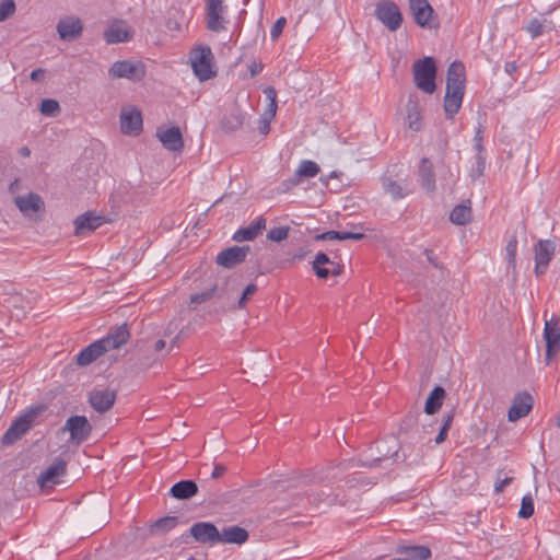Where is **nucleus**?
I'll return each instance as SVG.
<instances>
[{"instance_id":"6ab92c4d","label":"nucleus","mask_w":560,"mask_h":560,"mask_svg":"<svg viewBox=\"0 0 560 560\" xmlns=\"http://www.w3.org/2000/svg\"><path fill=\"white\" fill-rule=\"evenodd\" d=\"M83 31V24L78 18H65L57 24V32L62 40H73Z\"/></svg>"},{"instance_id":"a18cd8bd","label":"nucleus","mask_w":560,"mask_h":560,"mask_svg":"<svg viewBox=\"0 0 560 560\" xmlns=\"http://www.w3.org/2000/svg\"><path fill=\"white\" fill-rule=\"evenodd\" d=\"M15 12L13 0H2L0 2V22L8 20Z\"/></svg>"},{"instance_id":"f03ea898","label":"nucleus","mask_w":560,"mask_h":560,"mask_svg":"<svg viewBox=\"0 0 560 560\" xmlns=\"http://www.w3.org/2000/svg\"><path fill=\"white\" fill-rule=\"evenodd\" d=\"M416 86L427 94H432L435 89L436 66L433 57H424L412 66Z\"/></svg>"},{"instance_id":"0e129e2a","label":"nucleus","mask_w":560,"mask_h":560,"mask_svg":"<svg viewBox=\"0 0 560 560\" xmlns=\"http://www.w3.org/2000/svg\"><path fill=\"white\" fill-rule=\"evenodd\" d=\"M504 69L505 71L509 73V74H512L514 71H516L517 69V66L515 62H506L505 66H504Z\"/></svg>"},{"instance_id":"bb28decb","label":"nucleus","mask_w":560,"mask_h":560,"mask_svg":"<svg viewBox=\"0 0 560 560\" xmlns=\"http://www.w3.org/2000/svg\"><path fill=\"white\" fill-rule=\"evenodd\" d=\"M445 396V389L442 386H435L425 400L424 412L427 415L436 413L442 407Z\"/></svg>"},{"instance_id":"c756f323","label":"nucleus","mask_w":560,"mask_h":560,"mask_svg":"<svg viewBox=\"0 0 560 560\" xmlns=\"http://www.w3.org/2000/svg\"><path fill=\"white\" fill-rule=\"evenodd\" d=\"M245 115L240 110H234L222 117L220 127L224 132L238 130L244 124Z\"/></svg>"},{"instance_id":"7ed1b4c3","label":"nucleus","mask_w":560,"mask_h":560,"mask_svg":"<svg viewBox=\"0 0 560 560\" xmlns=\"http://www.w3.org/2000/svg\"><path fill=\"white\" fill-rule=\"evenodd\" d=\"M213 55L211 48L206 45L198 46L190 56L195 74L201 81L211 79L215 72L212 70Z\"/></svg>"},{"instance_id":"3c124183","label":"nucleus","mask_w":560,"mask_h":560,"mask_svg":"<svg viewBox=\"0 0 560 560\" xmlns=\"http://www.w3.org/2000/svg\"><path fill=\"white\" fill-rule=\"evenodd\" d=\"M339 231H326L314 236L315 241H339Z\"/></svg>"},{"instance_id":"1a4fd4ad","label":"nucleus","mask_w":560,"mask_h":560,"mask_svg":"<svg viewBox=\"0 0 560 560\" xmlns=\"http://www.w3.org/2000/svg\"><path fill=\"white\" fill-rule=\"evenodd\" d=\"M249 252L250 247L248 245L232 246L220 252L215 262L223 268L231 269L244 262Z\"/></svg>"},{"instance_id":"9b49d317","label":"nucleus","mask_w":560,"mask_h":560,"mask_svg":"<svg viewBox=\"0 0 560 560\" xmlns=\"http://www.w3.org/2000/svg\"><path fill=\"white\" fill-rule=\"evenodd\" d=\"M416 24L422 28H438L439 22L434 16V10L429 2L409 5Z\"/></svg>"},{"instance_id":"ea45409f","label":"nucleus","mask_w":560,"mask_h":560,"mask_svg":"<svg viewBox=\"0 0 560 560\" xmlns=\"http://www.w3.org/2000/svg\"><path fill=\"white\" fill-rule=\"evenodd\" d=\"M534 514V500L530 494H526L522 498L521 509L518 511V517L529 518Z\"/></svg>"},{"instance_id":"72a5a7b5","label":"nucleus","mask_w":560,"mask_h":560,"mask_svg":"<svg viewBox=\"0 0 560 560\" xmlns=\"http://www.w3.org/2000/svg\"><path fill=\"white\" fill-rule=\"evenodd\" d=\"M407 120L408 126L413 131H419L421 129V112L419 104L409 100L407 105Z\"/></svg>"},{"instance_id":"79ce46f5","label":"nucleus","mask_w":560,"mask_h":560,"mask_svg":"<svg viewBox=\"0 0 560 560\" xmlns=\"http://www.w3.org/2000/svg\"><path fill=\"white\" fill-rule=\"evenodd\" d=\"M217 290H218L217 285H213L212 288L207 289L201 293L192 294L190 296V303L191 304L205 303V302L209 301L212 296H214Z\"/></svg>"},{"instance_id":"9d476101","label":"nucleus","mask_w":560,"mask_h":560,"mask_svg":"<svg viewBox=\"0 0 560 560\" xmlns=\"http://www.w3.org/2000/svg\"><path fill=\"white\" fill-rule=\"evenodd\" d=\"M189 535L199 544H219V529L210 522L195 523L189 529Z\"/></svg>"},{"instance_id":"473e14b6","label":"nucleus","mask_w":560,"mask_h":560,"mask_svg":"<svg viewBox=\"0 0 560 560\" xmlns=\"http://www.w3.org/2000/svg\"><path fill=\"white\" fill-rule=\"evenodd\" d=\"M446 83L465 85V67L460 61H453L447 69Z\"/></svg>"},{"instance_id":"4468645a","label":"nucleus","mask_w":560,"mask_h":560,"mask_svg":"<svg viewBox=\"0 0 560 560\" xmlns=\"http://www.w3.org/2000/svg\"><path fill=\"white\" fill-rule=\"evenodd\" d=\"M67 463L62 458H56L54 463L48 466L38 476L37 482L40 488L51 487L59 482V478L66 474Z\"/></svg>"},{"instance_id":"de8ad7c7","label":"nucleus","mask_w":560,"mask_h":560,"mask_svg":"<svg viewBox=\"0 0 560 560\" xmlns=\"http://www.w3.org/2000/svg\"><path fill=\"white\" fill-rule=\"evenodd\" d=\"M486 168V155L480 154L476 155V162L475 165L471 168L470 176L476 179L483 175Z\"/></svg>"},{"instance_id":"6e6d98bb","label":"nucleus","mask_w":560,"mask_h":560,"mask_svg":"<svg viewBox=\"0 0 560 560\" xmlns=\"http://www.w3.org/2000/svg\"><path fill=\"white\" fill-rule=\"evenodd\" d=\"M226 471V467L222 464H218L214 466L212 472H211V478L213 479H218L220 477H222Z\"/></svg>"},{"instance_id":"13d9d810","label":"nucleus","mask_w":560,"mask_h":560,"mask_svg":"<svg viewBox=\"0 0 560 560\" xmlns=\"http://www.w3.org/2000/svg\"><path fill=\"white\" fill-rule=\"evenodd\" d=\"M248 69H249V72H250V77H255V75H257L258 73H260L262 71V65L258 63L256 61H253L248 66Z\"/></svg>"},{"instance_id":"680f3d73","label":"nucleus","mask_w":560,"mask_h":560,"mask_svg":"<svg viewBox=\"0 0 560 560\" xmlns=\"http://www.w3.org/2000/svg\"><path fill=\"white\" fill-rule=\"evenodd\" d=\"M548 268L547 264L540 265V261H535V273L537 276L544 275Z\"/></svg>"},{"instance_id":"5701e85b","label":"nucleus","mask_w":560,"mask_h":560,"mask_svg":"<svg viewBox=\"0 0 560 560\" xmlns=\"http://www.w3.org/2000/svg\"><path fill=\"white\" fill-rule=\"evenodd\" d=\"M124 22H116L104 32V39L107 44L129 42L132 38V31L124 27Z\"/></svg>"},{"instance_id":"b1692460","label":"nucleus","mask_w":560,"mask_h":560,"mask_svg":"<svg viewBox=\"0 0 560 560\" xmlns=\"http://www.w3.org/2000/svg\"><path fill=\"white\" fill-rule=\"evenodd\" d=\"M419 177L421 182V186L429 192H433L435 190V175L433 171L432 162L423 158L419 167Z\"/></svg>"},{"instance_id":"ddd939ff","label":"nucleus","mask_w":560,"mask_h":560,"mask_svg":"<svg viewBox=\"0 0 560 560\" xmlns=\"http://www.w3.org/2000/svg\"><path fill=\"white\" fill-rule=\"evenodd\" d=\"M465 92V85H454L446 83V93L444 96V110L447 118L453 116L459 110Z\"/></svg>"},{"instance_id":"4d7b16f0","label":"nucleus","mask_w":560,"mask_h":560,"mask_svg":"<svg viewBox=\"0 0 560 560\" xmlns=\"http://www.w3.org/2000/svg\"><path fill=\"white\" fill-rule=\"evenodd\" d=\"M45 77V70L42 68L35 69L31 72L30 78L32 81H42Z\"/></svg>"},{"instance_id":"f704fd0d","label":"nucleus","mask_w":560,"mask_h":560,"mask_svg":"<svg viewBox=\"0 0 560 560\" xmlns=\"http://www.w3.org/2000/svg\"><path fill=\"white\" fill-rule=\"evenodd\" d=\"M397 551L415 560H427L431 557V550L425 546H401Z\"/></svg>"},{"instance_id":"423d86ee","label":"nucleus","mask_w":560,"mask_h":560,"mask_svg":"<svg viewBox=\"0 0 560 560\" xmlns=\"http://www.w3.org/2000/svg\"><path fill=\"white\" fill-rule=\"evenodd\" d=\"M544 338L546 341V362L550 363L552 358L560 351V317L552 315L545 320Z\"/></svg>"},{"instance_id":"a878e982","label":"nucleus","mask_w":560,"mask_h":560,"mask_svg":"<svg viewBox=\"0 0 560 560\" xmlns=\"http://www.w3.org/2000/svg\"><path fill=\"white\" fill-rule=\"evenodd\" d=\"M15 205L23 213L37 212L44 207V201L36 194H28L15 198Z\"/></svg>"},{"instance_id":"774afa93","label":"nucleus","mask_w":560,"mask_h":560,"mask_svg":"<svg viewBox=\"0 0 560 560\" xmlns=\"http://www.w3.org/2000/svg\"><path fill=\"white\" fill-rule=\"evenodd\" d=\"M474 147H475V150L477 151L476 155L485 154V149H483L482 142H475Z\"/></svg>"},{"instance_id":"7c9ffc66","label":"nucleus","mask_w":560,"mask_h":560,"mask_svg":"<svg viewBox=\"0 0 560 560\" xmlns=\"http://www.w3.org/2000/svg\"><path fill=\"white\" fill-rule=\"evenodd\" d=\"M450 220L457 225H465L471 220L470 201L456 206L450 213Z\"/></svg>"},{"instance_id":"0eeeda50","label":"nucleus","mask_w":560,"mask_h":560,"mask_svg":"<svg viewBox=\"0 0 560 560\" xmlns=\"http://www.w3.org/2000/svg\"><path fill=\"white\" fill-rule=\"evenodd\" d=\"M91 424L84 416H72L67 419L62 427L63 432L70 433V442L80 444L85 441L91 433Z\"/></svg>"},{"instance_id":"2eb2a0df","label":"nucleus","mask_w":560,"mask_h":560,"mask_svg":"<svg viewBox=\"0 0 560 560\" xmlns=\"http://www.w3.org/2000/svg\"><path fill=\"white\" fill-rule=\"evenodd\" d=\"M156 137L168 151L180 152L184 148L182 131L178 127L158 129Z\"/></svg>"},{"instance_id":"f257e3e1","label":"nucleus","mask_w":560,"mask_h":560,"mask_svg":"<svg viewBox=\"0 0 560 560\" xmlns=\"http://www.w3.org/2000/svg\"><path fill=\"white\" fill-rule=\"evenodd\" d=\"M129 337L130 332L127 324H122L110 329L106 337L92 342L80 351L77 355L78 365L85 366L98 359L105 352L119 349L128 341Z\"/></svg>"},{"instance_id":"e2e57ef3","label":"nucleus","mask_w":560,"mask_h":560,"mask_svg":"<svg viewBox=\"0 0 560 560\" xmlns=\"http://www.w3.org/2000/svg\"><path fill=\"white\" fill-rule=\"evenodd\" d=\"M310 479L307 477H299L295 482L292 485L294 488H299L301 486L307 485Z\"/></svg>"},{"instance_id":"20e7f679","label":"nucleus","mask_w":560,"mask_h":560,"mask_svg":"<svg viewBox=\"0 0 560 560\" xmlns=\"http://www.w3.org/2000/svg\"><path fill=\"white\" fill-rule=\"evenodd\" d=\"M108 75L112 79H128L137 82L145 75L144 65L140 61L119 60L108 69Z\"/></svg>"},{"instance_id":"39448f33","label":"nucleus","mask_w":560,"mask_h":560,"mask_svg":"<svg viewBox=\"0 0 560 560\" xmlns=\"http://www.w3.org/2000/svg\"><path fill=\"white\" fill-rule=\"evenodd\" d=\"M375 16L390 32L397 31L402 23V15L398 5L389 0H382L376 4Z\"/></svg>"},{"instance_id":"69168bd1","label":"nucleus","mask_w":560,"mask_h":560,"mask_svg":"<svg viewBox=\"0 0 560 560\" xmlns=\"http://www.w3.org/2000/svg\"><path fill=\"white\" fill-rule=\"evenodd\" d=\"M166 343L163 339H159L154 343V351L160 352L165 348Z\"/></svg>"},{"instance_id":"09e8293b","label":"nucleus","mask_w":560,"mask_h":560,"mask_svg":"<svg viewBox=\"0 0 560 560\" xmlns=\"http://www.w3.org/2000/svg\"><path fill=\"white\" fill-rule=\"evenodd\" d=\"M526 31L533 38L540 36L544 33V25L537 19H533L526 26Z\"/></svg>"},{"instance_id":"4c0bfd02","label":"nucleus","mask_w":560,"mask_h":560,"mask_svg":"<svg viewBox=\"0 0 560 560\" xmlns=\"http://www.w3.org/2000/svg\"><path fill=\"white\" fill-rule=\"evenodd\" d=\"M453 419H454V413L452 411L443 415V423L441 425V429H440L438 435L435 436L436 444H440L445 441L447 431L450 430V428L452 425Z\"/></svg>"},{"instance_id":"f8f14e48","label":"nucleus","mask_w":560,"mask_h":560,"mask_svg":"<svg viewBox=\"0 0 560 560\" xmlns=\"http://www.w3.org/2000/svg\"><path fill=\"white\" fill-rule=\"evenodd\" d=\"M533 405L534 399L527 392L516 394L508 411L509 421L515 422L527 416L533 409Z\"/></svg>"},{"instance_id":"cd10ccee","label":"nucleus","mask_w":560,"mask_h":560,"mask_svg":"<svg viewBox=\"0 0 560 560\" xmlns=\"http://www.w3.org/2000/svg\"><path fill=\"white\" fill-rule=\"evenodd\" d=\"M381 183L384 191L395 200L401 199L409 194L406 185H402L388 176H383L381 178Z\"/></svg>"},{"instance_id":"a211bd4d","label":"nucleus","mask_w":560,"mask_h":560,"mask_svg":"<svg viewBox=\"0 0 560 560\" xmlns=\"http://www.w3.org/2000/svg\"><path fill=\"white\" fill-rule=\"evenodd\" d=\"M116 400V393L108 388L94 389L90 394L89 401L97 412L109 410Z\"/></svg>"},{"instance_id":"dca6fc26","label":"nucleus","mask_w":560,"mask_h":560,"mask_svg":"<svg viewBox=\"0 0 560 560\" xmlns=\"http://www.w3.org/2000/svg\"><path fill=\"white\" fill-rule=\"evenodd\" d=\"M120 129L125 135H138L142 130V116L136 108L124 109L120 114Z\"/></svg>"},{"instance_id":"c03bdc74","label":"nucleus","mask_w":560,"mask_h":560,"mask_svg":"<svg viewBox=\"0 0 560 560\" xmlns=\"http://www.w3.org/2000/svg\"><path fill=\"white\" fill-rule=\"evenodd\" d=\"M506 250V258L509 267H512L513 269L516 266V250H517V240L513 237L510 240L505 247Z\"/></svg>"},{"instance_id":"6e6552de","label":"nucleus","mask_w":560,"mask_h":560,"mask_svg":"<svg viewBox=\"0 0 560 560\" xmlns=\"http://www.w3.org/2000/svg\"><path fill=\"white\" fill-rule=\"evenodd\" d=\"M37 416V411L32 410L20 417L9 427L2 436V443L9 445L20 440L32 427L33 419Z\"/></svg>"},{"instance_id":"2f4dec72","label":"nucleus","mask_w":560,"mask_h":560,"mask_svg":"<svg viewBox=\"0 0 560 560\" xmlns=\"http://www.w3.org/2000/svg\"><path fill=\"white\" fill-rule=\"evenodd\" d=\"M224 12L225 10H215L206 13V25L209 31L219 33L226 28L228 21L224 18Z\"/></svg>"},{"instance_id":"603ef678","label":"nucleus","mask_w":560,"mask_h":560,"mask_svg":"<svg viewBox=\"0 0 560 560\" xmlns=\"http://www.w3.org/2000/svg\"><path fill=\"white\" fill-rule=\"evenodd\" d=\"M215 10H225V7L223 5V0H206V13Z\"/></svg>"},{"instance_id":"f3484780","label":"nucleus","mask_w":560,"mask_h":560,"mask_svg":"<svg viewBox=\"0 0 560 560\" xmlns=\"http://www.w3.org/2000/svg\"><path fill=\"white\" fill-rule=\"evenodd\" d=\"M319 171L320 168L317 163L311 160H303L294 172L293 177L289 180H284L283 186L285 187V190H288L291 187L298 186L301 182V178L315 177Z\"/></svg>"},{"instance_id":"bf43d9fd","label":"nucleus","mask_w":560,"mask_h":560,"mask_svg":"<svg viewBox=\"0 0 560 560\" xmlns=\"http://www.w3.org/2000/svg\"><path fill=\"white\" fill-rule=\"evenodd\" d=\"M512 481V478H504L502 480H497L495 483H494V490L497 492H500L504 489V487H506L510 482Z\"/></svg>"},{"instance_id":"aec40b11","label":"nucleus","mask_w":560,"mask_h":560,"mask_svg":"<svg viewBox=\"0 0 560 560\" xmlns=\"http://www.w3.org/2000/svg\"><path fill=\"white\" fill-rule=\"evenodd\" d=\"M104 218L88 211L74 220L75 235L93 232L104 223Z\"/></svg>"},{"instance_id":"37998d69","label":"nucleus","mask_w":560,"mask_h":560,"mask_svg":"<svg viewBox=\"0 0 560 560\" xmlns=\"http://www.w3.org/2000/svg\"><path fill=\"white\" fill-rule=\"evenodd\" d=\"M267 98L270 101L268 105V116L269 119H272L277 112V92L272 86H268L264 91Z\"/></svg>"},{"instance_id":"864d4df0","label":"nucleus","mask_w":560,"mask_h":560,"mask_svg":"<svg viewBox=\"0 0 560 560\" xmlns=\"http://www.w3.org/2000/svg\"><path fill=\"white\" fill-rule=\"evenodd\" d=\"M364 237H365V235L360 232H340L339 241H346V240L360 241Z\"/></svg>"},{"instance_id":"58836bf2","label":"nucleus","mask_w":560,"mask_h":560,"mask_svg":"<svg viewBox=\"0 0 560 560\" xmlns=\"http://www.w3.org/2000/svg\"><path fill=\"white\" fill-rule=\"evenodd\" d=\"M39 110L45 116H56L59 110V104L52 98H45L40 102Z\"/></svg>"},{"instance_id":"412c9836","label":"nucleus","mask_w":560,"mask_h":560,"mask_svg":"<svg viewBox=\"0 0 560 560\" xmlns=\"http://www.w3.org/2000/svg\"><path fill=\"white\" fill-rule=\"evenodd\" d=\"M249 538L248 532L237 525L225 526L219 530V544H236L243 545Z\"/></svg>"},{"instance_id":"a19ab883","label":"nucleus","mask_w":560,"mask_h":560,"mask_svg":"<svg viewBox=\"0 0 560 560\" xmlns=\"http://www.w3.org/2000/svg\"><path fill=\"white\" fill-rule=\"evenodd\" d=\"M289 230V226H278L270 229L267 233V238L272 242H281L288 237Z\"/></svg>"},{"instance_id":"8fccbe9b","label":"nucleus","mask_w":560,"mask_h":560,"mask_svg":"<svg viewBox=\"0 0 560 560\" xmlns=\"http://www.w3.org/2000/svg\"><path fill=\"white\" fill-rule=\"evenodd\" d=\"M287 24L285 18H279L272 25L270 30V36L273 40H276L282 33L284 26Z\"/></svg>"},{"instance_id":"c9c22d12","label":"nucleus","mask_w":560,"mask_h":560,"mask_svg":"<svg viewBox=\"0 0 560 560\" xmlns=\"http://www.w3.org/2000/svg\"><path fill=\"white\" fill-rule=\"evenodd\" d=\"M178 524V518L176 516H165L155 521L150 526V533L152 535L166 533L173 528H175Z\"/></svg>"},{"instance_id":"4be33fe9","label":"nucleus","mask_w":560,"mask_h":560,"mask_svg":"<svg viewBox=\"0 0 560 560\" xmlns=\"http://www.w3.org/2000/svg\"><path fill=\"white\" fill-rule=\"evenodd\" d=\"M266 229V220L262 217L255 219L249 225L240 228L232 236L235 242L253 241Z\"/></svg>"},{"instance_id":"c85d7f7f","label":"nucleus","mask_w":560,"mask_h":560,"mask_svg":"<svg viewBox=\"0 0 560 560\" xmlns=\"http://www.w3.org/2000/svg\"><path fill=\"white\" fill-rule=\"evenodd\" d=\"M555 249L556 246L551 241H538L534 248L535 261H540V265H549L550 260L553 257Z\"/></svg>"},{"instance_id":"5fc2aeb1","label":"nucleus","mask_w":560,"mask_h":560,"mask_svg":"<svg viewBox=\"0 0 560 560\" xmlns=\"http://www.w3.org/2000/svg\"><path fill=\"white\" fill-rule=\"evenodd\" d=\"M424 255L427 257V260L433 265L435 268H441L436 256L434 255V252L432 249H424Z\"/></svg>"},{"instance_id":"052dcab7","label":"nucleus","mask_w":560,"mask_h":560,"mask_svg":"<svg viewBox=\"0 0 560 560\" xmlns=\"http://www.w3.org/2000/svg\"><path fill=\"white\" fill-rule=\"evenodd\" d=\"M269 122H270L269 116L261 120V124L259 126V131L262 135H267L269 132V130H270Z\"/></svg>"},{"instance_id":"49530a36","label":"nucleus","mask_w":560,"mask_h":560,"mask_svg":"<svg viewBox=\"0 0 560 560\" xmlns=\"http://www.w3.org/2000/svg\"><path fill=\"white\" fill-rule=\"evenodd\" d=\"M257 292V285L255 283H249L246 285V288L243 290L238 301H237V308H244L247 301Z\"/></svg>"},{"instance_id":"338daca9","label":"nucleus","mask_w":560,"mask_h":560,"mask_svg":"<svg viewBox=\"0 0 560 560\" xmlns=\"http://www.w3.org/2000/svg\"><path fill=\"white\" fill-rule=\"evenodd\" d=\"M19 154L23 158H28L31 155V150L28 147H22L20 150H19Z\"/></svg>"},{"instance_id":"e433bc0d","label":"nucleus","mask_w":560,"mask_h":560,"mask_svg":"<svg viewBox=\"0 0 560 560\" xmlns=\"http://www.w3.org/2000/svg\"><path fill=\"white\" fill-rule=\"evenodd\" d=\"M323 265H335L325 253H318L313 260V269L320 279H326L330 275V269L322 267Z\"/></svg>"},{"instance_id":"393cba45","label":"nucleus","mask_w":560,"mask_h":560,"mask_svg":"<svg viewBox=\"0 0 560 560\" xmlns=\"http://www.w3.org/2000/svg\"><path fill=\"white\" fill-rule=\"evenodd\" d=\"M198 486L194 480H182L174 483L170 494L178 500H187L197 494Z\"/></svg>"}]
</instances>
